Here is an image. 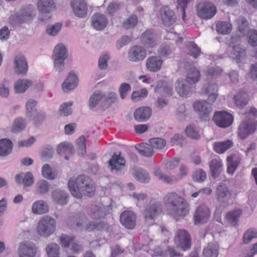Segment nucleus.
<instances>
[{
  "instance_id": "f257e3e1",
  "label": "nucleus",
  "mask_w": 257,
  "mask_h": 257,
  "mask_svg": "<svg viewBox=\"0 0 257 257\" xmlns=\"http://www.w3.org/2000/svg\"><path fill=\"white\" fill-rule=\"evenodd\" d=\"M164 202L168 214L176 220L183 219L189 211V204L180 195L172 192L168 193Z\"/></svg>"
},
{
  "instance_id": "f03ea898",
  "label": "nucleus",
  "mask_w": 257,
  "mask_h": 257,
  "mask_svg": "<svg viewBox=\"0 0 257 257\" xmlns=\"http://www.w3.org/2000/svg\"><path fill=\"white\" fill-rule=\"evenodd\" d=\"M69 191L72 195L78 199L83 195L91 196L94 193L95 188L90 178L81 175L75 178H70L68 183Z\"/></svg>"
},
{
  "instance_id": "7ed1b4c3",
  "label": "nucleus",
  "mask_w": 257,
  "mask_h": 257,
  "mask_svg": "<svg viewBox=\"0 0 257 257\" xmlns=\"http://www.w3.org/2000/svg\"><path fill=\"white\" fill-rule=\"evenodd\" d=\"M36 16V12L32 5L24 6L19 13L12 15L9 18V24L15 27L22 24L32 21Z\"/></svg>"
},
{
  "instance_id": "20e7f679",
  "label": "nucleus",
  "mask_w": 257,
  "mask_h": 257,
  "mask_svg": "<svg viewBox=\"0 0 257 257\" xmlns=\"http://www.w3.org/2000/svg\"><path fill=\"white\" fill-rule=\"evenodd\" d=\"M55 228V220L50 216L46 215L39 221L37 232L41 236L48 237L54 233Z\"/></svg>"
},
{
  "instance_id": "39448f33",
  "label": "nucleus",
  "mask_w": 257,
  "mask_h": 257,
  "mask_svg": "<svg viewBox=\"0 0 257 257\" xmlns=\"http://www.w3.org/2000/svg\"><path fill=\"white\" fill-rule=\"evenodd\" d=\"M174 241L177 247L183 250L188 249L191 247V237L187 230L179 229L176 231Z\"/></svg>"
},
{
  "instance_id": "423d86ee",
  "label": "nucleus",
  "mask_w": 257,
  "mask_h": 257,
  "mask_svg": "<svg viewBox=\"0 0 257 257\" xmlns=\"http://www.w3.org/2000/svg\"><path fill=\"white\" fill-rule=\"evenodd\" d=\"M197 14L203 19L212 18L216 13L215 6L209 2H201L196 7Z\"/></svg>"
},
{
  "instance_id": "0eeeda50",
  "label": "nucleus",
  "mask_w": 257,
  "mask_h": 257,
  "mask_svg": "<svg viewBox=\"0 0 257 257\" xmlns=\"http://www.w3.org/2000/svg\"><path fill=\"white\" fill-rule=\"evenodd\" d=\"M193 107L202 120L207 121L209 120L212 108L206 100L195 101L193 104Z\"/></svg>"
},
{
  "instance_id": "6e6552de",
  "label": "nucleus",
  "mask_w": 257,
  "mask_h": 257,
  "mask_svg": "<svg viewBox=\"0 0 257 257\" xmlns=\"http://www.w3.org/2000/svg\"><path fill=\"white\" fill-rule=\"evenodd\" d=\"M257 121L251 119H245L239 125L238 134L241 139H245L248 135L254 132L256 128Z\"/></svg>"
},
{
  "instance_id": "1a4fd4ad",
  "label": "nucleus",
  "mask_w": 257,
  "mask_h": 257,
  "mask_svg": "<svg viewBox=\"0 0 257 257\" xmlns=\"http://www.w3.org/2000/svg\"><path fill=\"white\" fill-rule=\"evenodd\" d=\"M213 120L219 127L226 128L232 123L233 117L232 114L226 111H217L214 113Z\"/></svg>"
},
{
  "instance_id": "9d476101",
  "label": "nucleus",
  "mask_w": 257,
  "mask_h": 257,
  "mask_svg": "<svg viewBox=\"0 0 257 257\" xmlns=\"http://www.w3.org/2000/svg\"><path fill=\"white\" fill-rule=\"evenodd\" d=\"M210 217V210L208 207L204 204L200 205L196 209L194 214L195 224L204 223Z\"/></svg>"
},
{
  "instance_id": "9b49d317",
  "label": "nucleus",
  "mask_w": 257,
  "mask_h": 257,
  "mask_svg": "<svg viewBox=\"0 0 257 257\" xmlns=\"http://www.w3.org/2000/svg\"><path fill=\"white\" fill-rule=\"evenodd\" d=\"M215 194L217 201L221 205L227 204L231 196L228 187L222 183L216 187Z\"/></svg>"
},
{
  "instance_id": "f8f14e48",
  "label": "nucleus",
  "mask_w": 257,
  "mask_h": 257,
  "mask_svg": "<svg viewBox=\"0 0 257 257\" xmlns=\"http://www.w3.org/2000/svg\"><path fill=\"white\" fill-rule=\"evenodd\" d=\"M147 56L146 49L139 45L132 46L128 53V57L132 62H137L143 60Z\"/></svg>"
},
{
  "instance_id": "ddd939ff",
  "label": "nucleus",
  "mask_w": 257,
  "mask_h": 257,
  "mask_svg": "<svg viewBox=\"0 0 257 257\" xmlns=\"http://www.w3.org/2000/svg\"><path fill=\"white\" fill-rule=\"evenodd\" d=\"M140 39L142 44L147 48H153L157 46V36L152 29H147L142 33Z\"/></svg>"
},
{
  "instance_id": "4468645a",
  "label": "nucleus",
  "mask_w": 257,
  "mask_h": 257,
  "mask_svg": "<svg viewBox=\"0 0 257 257\" xmlns=\"http://www.w3.org/2000/svg\"><path fill=\"white\" fill-rule=\"evenodd\" d=\"M125 160L120 155L113 154L108 161V168L113 174H117L120 172L124 167Z\"/></svg>"
},
{
  "instance_id": "2eb2a0df",
  "label": "nucleus",
  "mask_w": 257,
  "mask_h": 257,
  "mask_svg": "<svg viewBox=\"0 0 257 257\" xmlns=\"http://www.w3.org/2000/svg\"><path fill=\"white\" fill-rule=\"evenodd\" d=\"M137 216L135 213L131 210L123 211L120 216V222L128 229H133L136 224Z\"/></svg>"
},
{
  "instance_id": "dca6fc26",
  "label": "nucleus",
  "mask_w": 257,
  "mask_h": 257,
  "mask_svg": "<svg viewBox=\"0 0 257 257\" xmlns=\"http://www.w3.org/2000/svg\"><path fill=\"white\" fill-rule=\"evenodd\" d=\"M36 251L37 247L32 242H21L18 248L20 257H35Z\"/></svg>"
},
{
  "instance_id": "f3484780",
  "label": "nucleus",
  "mask_w": 257,
  "mask_h": 257,
  "mask_svg": "<svg viewBox=\"0 0 257 257\" xmlns=\"http://www.w3.org/2000/svg\"><path fill=\"white\" fill-rule=\"evenodd\" d=\"M192 84L184 79H178L176 83L175 89L177 93L181 97H186L191 92Z\"/></svg>"
},
{
  "instance_id": "a211bd4d",
  "label": "nucleus",
  "mask_w": 257,
  "mask_h": 257,
  "mask_svg": "<svg viewBox=\"0 0 257 257\" xmlns=\"http://www.w3.org/2000/svg\"><path fill=\"white\" fill-rule=\"evenodd\" d=\"M161 212L160 203L154 202L147 206L144 212L146 219H153Z\"/></svg>"
},
{
  "instance_id": "6ab92c4d",
  "label": "nucleus",
  "mask_w": 257,
  "mask_h": 257,
  "mask_svg": "<svg viewBox=\"0 0 257 257\" xmlns=\"http://www.w3.org/2000/svg\"><path fill=\"white\" fill-rule=\"evenodd\" d=\"M160 14L163 24L167 27L172 25L176 21L174 12L167 7H163L160 10Z\"/></svg>"
},
{
  "instance_id": "aec40b11",
  "label": "nucleus",
  "mask_w": 257,
  "mask_h": 257,
  "mask_svg": "<svg viewBox=\"0 0 257 257\" xmlns=\"http://www.w3.org/2000/svg\"><path fill=\"white\" fill-rule=\"evenodd\" d=\"M54 53L55 64H61L68 56L66 48L62 44H59L55 46Z\"/></svg>"
},
{
  "instance_id": "412c9836",
  "label": "nucleus",
  "mask_w": 257,
  "mask_h": 257,
  "mask_svg": "<svg viewBox=\"0 0 257 257\" xmlns=\"http://www.w3.org/2000/svg\"><path fill=\"white\" fill-rule=\"evenodd\" d=\"M92 26L98 31H101L106 27L108 21L105 15L97 13L91 18Z\"/></svg>"
},
{
  "instance_id": "4be33fe9",
  "label": "nucleus",
  "mask_w": 257,
  "mask_h": 257,
  "mask_svg": "<svg viewBox=\"0 0 257 257\" xmlns=\"http://www.w3.org/2000/svg\"><path fill=\"white\" fill-rule=\"evenodd\" d=\"M152 114V109L148 106L138 108L134 112V118L139 122H145L149 119Z\"/></svg>"
},
{
  "instance_id": "5701e85b",
  "label": "nucleus",
  "mask_w": 257,
  "mask_h": 257,
  "mask_svg": "<svg viewBox=\"0 0 257 257\" xmlns=\"http://www.w3.org/2000/svg\"><path fill=\"white\" fill-rule=\"evenodd\" d=\"M71 6L74 14L78 17L84 18L86 16L87 8L83 0H74Z\"/></svg>"
},
{
  "instance_id": "b1692460",
  "label": "nucleus",
  "mask_w": 257,
  "mask_h": 257,
  "mask_svg": "<svg viewBox=\"0 0 257 257\" xmlns=\"http://www.w3.org/2000/svg\"><path fill=\"white\" fill-rule=\"evenodd\" d=\"M187 71V77L185 80H188L192 84H194L199 81L201 74L199 70L194 65H185Z\"/></svg>"
},
{
  "instance_id": "393cba45",
  "label": "nucleus",
  "mask_w": 257,
  "mask_h": 257,
  "mask_svg": "<svg viewBox=\"0 0 257 257\" xmlns=\"http://www.w3.org/2000/svg\"><path fill=\"white\" fill-rule=\"evenodd\" d=\"M86 220V217L85 215H77L76 216L69 218L68 224L76 230H82L84 228L83 224L85 222Z\"/></svg>"
},
{
  "instance_id": "a878e982",
  "label": "nucleus",
  "mask_w": 257,
  "mask_h": 257,
  "mask_svg": "<svg viewBox=\"0 0 257 257\" xmlns=\"http://www.w3.org/2000/svg\"><path fill=\"white\" fill-rule=\"evenodd\" d=\"M16 182L18 184L23 183L25 186H32L34 183V178L30 172L17 174L15 177Z\"/></svg>"
},
{
  "instance_id": "bb28decb",
  "label": "nucleus",
  "mask_w": 257,
  "mask_h": 257,
  "mask_svg": "<svg viewBox=\"0 0 257 257\" xmlns=\"http://www.w3.org/2000/svg\"><path fill=\"white\" fill-rule=\"evenodd\" d=\"M78 78L75 74L70 72L67 79L63 83L62 89L65 92H68L74 89L77 85Z\"/></svg>"
},
{
  "instance_id": "cd10ccee",
  "label": "nucleus",
  "mask_w": 257,
  "mask_h": 257,
  "mask_svg": "<svg viewBox=\"0 0 257 257\" xmlns=\"http://www.w3.org/2000/svg\"><path fill=\"white\" fill-rule=\"evenodd\" d=\"M52 198L57 204L64 205L68 202V195L64 190L57 189L52 192Z\"/></svg>"
},
{
  "instance_id": "c85d7f7f",
  "label": "nucleus",
  "mask_w": 257,
  "mask_h": 257,
  "mask_svg": "<svg viewBox=\"0 0 257 257\" xmlns=\"http://www.w3.org/2000/svg\"><path fill=\"white\" fill-rule=\"evenodd\" d=\"M109 210L108 206L103 205H95L91 210V216L94 219L104 217Z\"/></svg>"
},
{
  "instance_id": "c756f323",
  "label": "nucleus",
  "mask_w": 257,
  "mask_h": 257,
  "mask_svg": "<svg viewBox=\"0 0 257 257\" xmlns=\"http://www.w3.org/2000/svg\"><path fill=\"white\" fill-rule=\"evenodd\" d=\"M222 163L220 159H214L209 163L212 176L215 178L219 176L222 170Z\"/></svg>"
},
{
  "instance_id": "7c9ffc66",
  "label": "nucleus",
  "mask_w": 257,
  "mask_h": 257,
  "mask_svg": "<svg viewBox=\"0 0 257 257\" xmlns=\"http://www.w3.org/2000/svg\"><path fill=\"white\" fill-rule=\"evenodd\" d=\"M226 160L227 162V172L233 175L240 162V159L237 156L233 155L227 157Z\"/></svg>"
},
{
  "instance_id": "2f4dec72",
  "label": "nucleus",
  "mask_w": 257,
  "mask_h": 257,
  "mask_svg": "<svg viewBox=\"0 0 257 257\" xmlns=\"http://www.w3.org/2000/svg\"><path fill=\"white\" fill-rule=\"evenodd\" d=\"M32 85V81L30 80L23 79L17 80L14 85V89L16 93H22Z\"/></svg>"
},
{
  "instance_id": "473e14b6",
  "label": "nucleus",
  "mask_w": 257,
  "mask_h": 257,
  "mask_svg": "<svg viewBox=\"0 0 257 257\" xmlns=\"http://www.w3.org/2000/svg\"><path fill=\"white\" fill-rule=\"evenodd\" d=\"M37 7L40 13H51L54 9L55 5L52 0H39Z\"/></svg>"
},
{
  "instance_id": "72a5a7b5",
  "label": "nucleus",
  "mask_w": 257,
  "mask_h": 257,
  "mask_svg": "<svg viewBox=\"0 0 257 257\" xmlns=\"http://www.w3.org/2000/svg\"><path fill=\"white\" fill-rule=\"evenodd\" d=\"M233 56H232L236 60V62L241 63L246 56V50L241 47L240 45H234L232 47Z\"/></svg>"
},
{
  "instance_id": "f704fd0d",
  "label": "nucleus",
  "mask_w": 257,
  "mask_h": 257,
  "mask_svg": "<svg viewBox=\"0 0 257 257\" xmlns=\"http://www.w3.org/2000/svg\"><path fill=\"white\" fill-rule=\"evenodd\" d=\"M155 92L161 94H165L171 96L172 95V88L166 82L160 81L157 83Z\"/></svg>"
},
{
  "instance_id": "c9c22d12",
  "label": "nucleus",
  "mask_w": 257,
  "mask_h": 257,
  "mask_svg": "<svg viewBox=\"0 0 257 257\" xmlns=\"http://www.w3.org/2000/svg\"><path fill=\"white\" fill-rule=\"evenodd\" d=\"M32 210L34 213L38 214L46 213L49 210L47 203L41 200L33 203Z\"/></svg>"
},
{
  "instance_id": "e433bc0d",
  "label": "nucleus",
  "mask_w": 257,
  "mask_h": 257,
  "mask_svg": "<svg viewBox=\"0 0 257 257\" xmlns=\"http://www.w3.org/2000/svg\"><path fill=\"white\" fill-rule=\"evenodd\" d=\"M233 145L231 140L223 142H218L214 144L213 148L215 152L218 154H223L226 150L230 148Z\"/></svg>"
},
{
  "instance_id": "4c0bfd02",
  "label": "nucleus",
  "mask_w": 257,
  "mask_h": 257,
  "mask_svg": "<svg viewBox=\"0 0 257 257\" xmlns=\"http://www.w3.org/2000/svg\"><path fill=\"white\" fill-rule=\"evenodd\" d=\"M218 245L216 243H209L203 250L205 257H217L218 253Z\"/></svg>"
},
{
  "instance_id": "58836bf2",
  "label": "nucleus",
  "mask_w": 257,
  "mask_h": 257,
  "mask_svg": "<svg viewBox=\"0 0 257 257\" xmlns=\"http://www.w3.org/2000/svg\"><path fill=\"white\" fill-rule=\"evenodd\" d=\"M216 31L222 35L230 33L232 30V25L228 22L220 21L216 24Z\"/></svg>"
},
{
  "instance_id": "ea45409f",
  "label": "nucleus",
  "mask_w": 257,
  "mask_h": 257,
  "mask_svg": "<svg viewBox=\"0 0 257 257\" xmlns=\"http://www.w3.org/2000/svg\"><path fill=\"white\" fill-rule=\"evenodd\" d=\"M12 149V143L10 140L2 139L0 141V156H6L9 155Z\"/></svg>"
},
{
  "instance_id": "a19ab883",
  "label": "nucleus",
  "mask_w": 257,
  "mask_h": 257,
  "mask_svg": "<svg viewBox=\"0 0 257 257\" xmlns=\"http://www.w3.org/2000/svg\"><path fill=\"white\" fill-rule=\"evenodd\" d=\"M10 81L5 78L0 82V96L3 98H8L10 94Z\"/></svg>"
},
{
  "instance_id": "79ce46f5",
  "label": "nucleus",
  "mask_w": 257,
  "mask_h": 257,
  "mask_svg": "<svg viewBox=\"0 0 257 257\" xmlns=\"http://www.w3.org/2000/svg\"><path fill=\"white\" fill-rule=\"evenodd\" d=\"M27 125L26 120L22 117L16 118L12 124V132L13 133H18L24 130Z\"/></svg>"
},
{
  "instance_id": "37998d69",
  "label": "nucleus",
  "mask_w": 257,
  "mask_h": 257,
  "mask_svg": "<svg viewBox=\"0 0 257 257\" xmlns=\"http://www.w3.org/2000/svg\"><path fill=\"white\" fill-rule=\"evenodd\" d=\"M49 187L50 185L48 181L40 180L36 184V192L40 195L45 194L49 191Z\"/></svg>"
},
{
  "instance_id": "c03bdc74",
  "label": "nucleus",
  "mask_w": 257,
  "mask_h": 257,
  "mask_svg": "<svg viewBox=\"0 0 257 257\" xmlns=\"http://www.w3.org/2000/svg\"><path fill=\"white\" fill-rule=\"evenodd\" d=\"M234 100L236 106L243 107L247 104L248 101L247 95L245 92H239L234 96Z\"/></svg>"
},
{
  "instance_id": "a18cd8bd",
  "label": "nucleus",
  "mask_w": 257,
  "mask_h": 257,
  "mask_svg": "<svg viewBox=\"0 0 257 257\" xmlns=\"http://www.w3.org/2000/svg\"><path fill=\"white\" fill-rule=\"evenodd\" d=\"M57 152L58 154L61 155H72L74 153V149L71 144L64 143L59 145Z\"/></svg>"
},
{
  "instance_id": "49530a36",
  "label": "nucleus",
  "mask_w": 257,
  "mask_h": 257,
  "mask_svg": "<svg viewBox=\"0 0 257 257\" xmlns=\"http://www.w3.org/2000/svg\"><path fill=\"white\" fill-rule=\"evenodd\" d=\"M135 178L142 183H148L150 180L149 173L144 169L136 170L134 174Z\"/></svg>"
},
{
  "instance_id": "de8ad7c7",
  "label": "nucleus",
  "mask_w": 257,
  "mask_h": 257,
  "mask_svg": "<svg viewBox=\"0 0 257 257\" xmlns=\"http://www.w3.org/2000/svg\"><path fill=\"white\" fill-rule=\"evenodd\" d=\"M137 149L141 155L147 157L152 156L154 153L153 148L150 144H143Z\"/></svg>"
},
{
  "instance_id": "09e8293b",
  "label": "nucleus",
  "mask_w": 257,
  "mask_h": 257,
  "mask_svg": "<svg viewBox=\"0 0 257 257\" xmlns=\"http://www.w3.org/2000/svg\"><path fill=\"white\" fill-rule=\"evenodd\" d=\"M241 214L240 210H235L228 212L226 215V219L227 221L233 225H236L239 217Z\"/></svg>"
},
{
  "instance_id": "8fccbe9b",
  "label": "nucleus",
  "mask_w": 257,
  "mask_h": 257,
  "mask_svg": "<svg viewBox=\"0 0 257 257\" xmlns=\"http://www.w3.org/2000/svg\"><path fill=\"white\" fill-rule=\"evenodd\" d=\"M59 246L56 243L47 245L46 250L49 257H59Z\"/></svg>"
},
{
  "instance_id": "3c124183",
  "label": "nucleus",
  "mask_w": 257,
  "mask_h": 257,
  "mask_svg": "<svg viewBox=\"0 0 257 257\" xmlns=\"http://www.w3.org/2000/svg\"><path fill=\"white\" fill-rule=\"evenodd\" d=\"M37 102L36 100L30 99L26 104L27 108L26 114L29 118H32L36 114V105Z\"/></svg>"
},
{
  "instance_id": "603ef678",
  "label": "nucleus",
  "mask_w": 257,
  "mask_h": 257,
  "mask_svg": "<svg viewBox=\"0 0 257 257\" xmlns=\"http://www.w3.org/2000/svg\"><path fill=\"white\" fill-rule=\"evenodd\" d=\"M188 54L196 59L201 53V49L193 42H189L187 45Z\"/></svg>"
},
{
  "instance_id": "864d4df0",
  "label": "nucleus",
  "mask_w": 257,
  "mask_h": 257,
  "mask_svg": "<svg viewBox=\"0 0 257 257\" xmlns=\"http://www.w3.org/2000/svg\"><path fill=\"white\" fill-rule=\"evenodd\" d=\"M42 174L44 178L49 180H53L56 177L55 171H53L50 165L48 164H45L42 167Z\"/></svg>"
},
{
  "instance_id": "5fc2aeb1",
  "label": "nucleus",
  "mask_w": 257,
  "mask_h": 257,
  "mask_svg": "<svg viewBox=\"0 0 257 257\" xmlns=\"http://www.w3.org/2000/svg\"><path fill=\"white\" fill-rule=\"evenodd\" d=\"M218 86L216 83L209 82L204 85L201 89V93L203 95H207L212 93H217Z\"/></svg>"
},
{
  "instance_id": "6e6d98bb",
  "label": "nucleus",
  "mask_w": 257,
  "mask_h": 257,
  "mask_svg": "<svg viewBox=\"0 0 257 257\" xmlns=\"http://www.w3.org/2000/svg\"><path fill=\"white\" fill-rule=\"evenodd\" d=\"M117 97V94L114 92H110L107 94H103V107L106 108L109 107L115 102Z\"/></svg>"
},
{
  "instance_id": "4d7b16f0",
  "label": "nucleus",
  "mask_w": 257,
  "mask_h": 257,
  "mask_svg": "<svg viewBox=\"0 0 257 257\" xmlns=\"http://www.w3.org/2000/svg\"><path fill=\"white\" fill-rule=\"evenodd\" d=\"M103 98V94L99 91H95L89 98V106L94 108L98 102Z\"/></svg>"
},
{
  "instance_id": "13d9d810",
  "label": "nucleus",
  "mask_w": 257,
  "mask_h": 257,
  "mask_svg": "<svg viewBox=\"0 0 257 257\" xmlns=\"http://www.w3.org/2000/svg\"><path fill=\"white\" fill-rule=\"evenodd\" d=\"M149 143L153 148L156 149H161L166 145L165 140L160 138H154L149 140Z\"/></svg>"
},
{
  "instance_id": "bf43d9fd",
  "label": "nucleus",
  "mask_w": 257,
  "mask_h": 257,
  "mask_svg": "<svg viewBox=\"0 0 257 257\" xmlns=\"http://www.w3.org/2000/svg\"><path fill=\"white\" fill-rule=\"evenodd\" d=\"M222 70L217 66L209 67L206 72V76L209 78L217 77L220 76Z\"/></svg>"
},
{
  "instance_id": "052dcab7",
  "label": "nucleus",
  "mask_w": 257,
  "mask_h": 257,
  "mask_svg": "<svg viewBox=\"0 0 257 257\" xmlns=\"http://www.w3.org/2000/svg\"><path fill=\"white\" fill-rule=\"evenodd\" d=\"M185 133L189 138L192 139L199 140L200 138V135L194 125H190L186 127Z\"/></svg>"
},
{
  "instance_id": "680f3d73",
  "label": "nucleus",
  "mask_w": 257,
  "mask_h": 257,
  "mask_svg": "<svg viewBox=\"0 0 257 257\" xmlns=\"http://www.w3.org/2000/svg\"><path fill=\"white\" fill-rule=\"evenodd\" d=\"M62 26V24L60 23H57L53 25H48L46 29V33L50 36H56L60 31Z\"/></svg>"
},
{
  "instance_id": "e2e57ef3",
  "label": "nucleus",
  "mask_w": 257,
  "mask_h": 257,
  "mask_svg": "<svg viewBox=\"0 0 257 257\" xmlns=\"http://www.w3.org/2000/svg\"><path fill=\"white\" fill-rule=\"evenodd\" d=\"M148 95V91L143 88L141 91H134L131 95L132 100L134 101H138L146 97Z\"/></svg>"
},
{
  "instance_id": "0e129e2a",
  "label": "nucleus",
  "mask_w": 257,
  "mask_h": 257,
  "mask_svg": "<svg viewBox=\"0 0 257 257\" xmlns=\"http://www.w3.org/2000/svg\"><path fill=\"white\" fill-rule=\"evenodd\" d=\"M154 174L160 179L167 183L172 184L175 181V179L173 178L164 175L158 168L156 167L155 168Z\"/></svg>"
},
{
  "instance_id": "69168bd1",
  "label": "nucleus",
  "mask_w": 257,
  "mask_h": 257,
  "mask_svg": "<svg viewBox=\"0 0 257 257\" xmlns=\"http://www.w3.org/2000/svg\"><path fill=\"white\" fill-rule=\"evenodd\" d=\"M138 23V17L136 15H132L123 23V27L125 29H130L135 27Z\"/></svg>"
},
{
  "instance_id": "338daca9",
  "label": "nucleus",
  "mask_w": 257,
  "mask_h": 257,
  "mask_svg": "<svg viewBox=\"0 0 257 257\" xmlns=\"http://www.w3.org/2000/svg\"><path fill=\"white\" fill-rule=\"evenodd\" d=\"M254 238H257V230L254 229H249L244 233L243 241L244 243L247 244Z\"/></svg>"
},
{
  "instance_id": "774afa93",
  "label": "nucleus",
  "mask_w": 257,
  "mask_h": 257,
  "mask_svg": "<svg viewBox=\"0 0 257 257\" xmlns=\"http://www.w3.org/2000/svg\"><path fill=\"white\" fill-rule=\"evenodd\" d=\"M78 146L79 154L84 156L86 154V140L83 136L80 137L76 141Z\"/></svg>"
}]
</instances>
